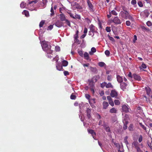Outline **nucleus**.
I'll use <instances>...</instances> for the list:
<instances>
[{
    "label": "nucleus",
    "instance_id": "nucleus-43",
    "mask_svg": "<svg viewBox=\"0 0 152 152\" xmlns=\"http://www.w3.org/2000/svg\"><path fill=\"white\" fill-rule=\"evenodd\" d=\"M137 4L139 7H143V5L141 1H139L138 2Z\"/></svg>",
    "mask_w": 152,
    "mask_h": 152
},
{
    "label": "nucleus",
    "instance_id": "nucleus-44",
    "mask_svg": "<svg viewBox=\"0 0 152 152\" xmlns=\"http://www.w3.org/2000/svg\"><path fill=\"white\" fill-rule=\"evenodd\" d=\"M55 50L56 51H59L60 50V48L58 46H56L55 47Z\"/></svg>",
    "mask_w": 152,
    "mask_h": 152
},
{
    "label": "nucleus",
    "instance_id": "nucleus-58",
    "mask_svg": "<svg viewBox=\"0 0 152 152\" xmlns=\"http://www.w3.org/2000/svg\"><path fill=\"white\" fill-rule=\"evenodd\" d=\"M53 28V26L50 25L48 27V30H51Z\"/></svg>",
    "mask_w": 152,
    "mask_h": 152
},
{
    "label": "nucleus",
    "instance_id": "nucleus-9",
    "mask_svg": "<svg viewBox=\"0 0 152 152\" xmlns=\"http://www.w3.org/2000/svg\"><path fill=\"white\" fill-rule=\"evenodd\" d=\"M88 132L89 133L91 134L93 138L94 139H95V137H96V133L94 130L91 129H88Z\"/></svg>",
    "mask_w": 152,
    "mask_h": 152
},
{
    "label": "nucleus",
    "instance_id": "nucleus-20",
    "mask_svg": "<svg viewBox=\"0 0 152 152\" xmlns=\"http://www.w3.org/2000/svg\"><path fill=\"white\" fill-rule=\"evenodd\" d=\"M109 112L112 113H116L117 112V110L115 107H112L110 110Z\"/></svg>",
    "mask_w": 152,
    "mask_h": 152
},
{
    "label": "nucleus",
    "instance_id": "nucleus-42",
    "mask_svg": "<svg viewBox=\"0 0 152 152\" xmlns=\"http://www.w3.org/2000/svg\"><path fill=\"white\" fill-rule=\"evenodd\" d=\"M76 98L75 95L72 94L70 96V99H75Z\"/></svg>",
    "mask_w": 152,
    "mask_h": 152
},
{
    "label": "nucleus",
    "instance_id": "nucleus-52",
    "mask_svg": "<svg viewBox=\"0 0 152 152\" xmlns=\"http://www.w3.org/2000/svg\"><path fill=\"white\" fill-rule=\"evenodd\" d=\"M109 103L113 107L114 106V103L113 100L109 102Z\"/></svg>",
    "mask_w": 152,
    "mask_h": 152
},
{
    "label": "nucleus",
    "instance_id": "nucleus-21",
    "mask_svg": "<svg viewBox=\"0 0 152 152\" xmlns=\"http://www.w3.org/2000/svg\"><path fill=\"white\" fill-rule=\"evenodd\" d=\"M56 68L59 71H64V70L62 66L58 64L56 65Z\"/></svg>",
    "mask_w": 152,
    "mask_h": 152
},
{
    "label": "nucleus",
    "instance_id": "nucleus-50",
    "mask_svg": "<svg viewBox=\"0 0 152 152\" xmlns=\"http://www.w3.org/2000/svg\"><path fill=\"white\" fill-rule=\"evenodd\" d=\"M65 21L66 24H67L68 26L71 27L70 23L69 21L67 19H66Z\"/></svg>",
    "mask_w": 152,
    "mask_h": 152
},
{
    "label": "nucleus",
    "instance_id": "nucleus-2",
    "mask_svg": "<svg viewBox=\"0 0 152 152\" xmlns=\"http://www.w3.org/2000/svg\"><path fill=\"white\" fill-rule=\"evenodd\" d=\"M48 42L45 41H42V46L43 50L46 52H48L50 50H51V46L48 44Z\"/></svg>",
    "mask_w": 152,
    "mask_h": 152
},
{
    "label": "nucleus",
    "instance_id": "nucleus-45",
    "mask_svg": "<svg viewBox=\"0 0 152 152\" xmlns=\"http://www.w3.org/2000/svg\"><path fill=\"white\" fill-rule=\"evenodd\" d=\"M107 80L109 81H110L112 80V77L111 75H108L107 77Z\"/></svg>",
    "mask_w": 152,
    "mask_h": 152
},
{
    "label": "nucleus",
    "instance_id": "nucleus-26",
    "mask_svg": "<svg viewBox=\"0 0 152 152\" xmlns=\"http://www.w3.org/2000/svg\"><path fill=\"white\" fill-rule=\"evenodd\" d=\"M121 7L122 8L123 11L122 12H126L129 11L128 10L127 8L124 6L121 5Z\"/></svg>",
    "mask_w": 152,
    "mask_h": 152
},
{
    "label": "nucleus",
    "instance_id": "nucleus-59",
    "mask_svg": "<svg viewBox=\"0 0 152 152\" xmlns=\"http://www.w3.org/2000/svg\"><path fill=\"white\" fill-rule=\"evenodd\" d=\"M107 98L108 100V102L112 100V99L111 98V96H107Z\"/></svg>",
    "mask_w": 152,
    "mask_h": 152
},
{
    "label": "nucleus",
    "instance_id": "nucleus-22",
    "mask_svg": "<svg viewBox=\"0 0 152 152\" xmlns=\"http://www.w3.org/2000/svg\"><path fill=\"white\" fill-rule=\"evenodd\" d=\"M60 20L62 21H65L66 19V18L65 15L63 13H61L59 15Z\"/></svg>",
    "mask_w": 152,
    "mask_h": 152
},
{
    "label": "nucleus",
    "instance_id": "nucleus-11",
    "mask_svg": "<svg viewBox=\"0 0 152 152\" xmlns=\"http://www.w3.org/2000/svg\"><path fill=\"white\" fill-rule=\"evenodd\" d=\"M129 108L128 105H124L122 106V110L123 111L126 113L129 112Z\"/></svg>",
    "mask_w": 152,
    "mask_h": 152
},
{
    "label": "nucleus",
    "instance_id": "nucleus-7",
    "mask_svg": "<svg viewBox=\"0 0 152 152\" xmlns=\"http://www.w3.org/2000/svg\"><path fill=\"white\" fill-rule=\"evenodd\" d=\"M38 2V1L37 0H34L32 1L29 2L28 4L27 5L28 7V9L31 10H32L34 9L33 7H32V8H30L29 7V6H31V4H32L33 3H34V4H36Z\"/></svg>",
    "mask_w": 152,
    "mask_h": 152
},
{
    "label": "nucleus",
    "instance_id": "nucleus-31",
    "mask_svg": "<svg viewBox=\"0 0 152 152\" xmlns=\"http://www.w3.org/2000/svg\"><path fill=\"white\" fill-rule=\"evenodd\" d=\"M106 88H113V86L111 84V83H109L107 84L106 83Z\"/></svg>",
    "mask_w": 152,
    "mask_h": 152
},
{
    "label": "nucleus",
    "instance_id": "nucleus-12",
    "mask_svg": "<svg viewBox=\"0 0 152 152\" xmlns=\"http://www.w3.org/2000/svg\"><path fill=\"white\" fill-rule=\"evenodd\" d=\"M127 85V83H122L120 84L121 88L123 91H124L126 89Z\"/></svg>",
    "mask_w": 152,
    "mask_h": 152
},
{
    "label": "nucleus",
    "instance_id": "nucleus-37",
    "mask_svg": "<svg viewBox=\"0 0 152 152\" xmlns=\"http://www.w3.org/2000/svg\"><path fill=\"white\" fill-rule=\"evenodd\" d=\"M106 83L104 82L101 84V86L102 88H104L105 86L106 87Z\"/></svg>",
    "mask_w": 152,
    "mask_h": 152
},
{
    "label": "nucleus",
    "instance_id": "nucleus-55",
    "mask_svg": "<svg viewBox=\"0 0 152 152\" xmlns=\"http://www.w3.org/2000/svg\"><path fill=\"white\" fill-rule=\"evenodd\" d=\"M64 74L65 76H67L69 75V73L68 72L66 71H64Z\"/></svg>",
    "mask_w": 152,
    "mask_h": 152
},
{
    "label": "nucleus",
    "instance_id": "nucleus-63",
    "mask_svg": "<svg viewBox=\"0 0 152 152\" xmlns=\"http://www.w3.org/2000/svg\"><path fill=\"white\" fill-rule=\"evenodd\" d=\"M75 42L78 44H79L80 43V42L78 39V38H75Z\"/></svg>",
    "mask_w": 152,
    "mask_h": 152
},
{
    "label": "nucleus",
    "instance_id": "nucleus-15",
    "mask_svg": "<svg viewBox=\"0 0 152 152\" xmlns=\"http://www.w3.org/2000/svg\"><path fill=\"white\" fill-rule=\"evenodd\" d=\"M123 122L124 124V125L123 127V129L124 130H126L127 128V124H128V121L125 119H124L123 120Z\"/></svg>",
    "mask_w": 152,
    "mask_h": 152
},
{
    "label": "nucleus",
    "instance_id": "nucleus-8",
    "mask_svg": "<svg viewBox=\"0 0 152 152\" xmlns=\"http://www.w3.org/2000/svg\"><path fill=\"white\" fill-rule=\"evenodd\" d=\"M113 22L116 24H120L121 23L120 20L119 19L118 17H116L114 18L113 20Z\"/></svg>",
    "mask_w": 152,
    "mask_h": 152
},
{
    "label": "nucleus",
    "instance_id": "nucleus-18",
    "mask_svg": "<svg viewBox=\"0 0 152 152\" xmlns=\"http://www.w3.org/2000/svg\"><path fill=\"white\" fill-rule=\"evenodd\" d=\"M117 81L118 83H121L123 81V79L122 77L120 76L119 75H117Z\"/></svg>",
    "mask_w": 152,
    "mask_h": 152
},
{
    "label": "nucleus",
    "instance_id": "nucleus-41",
    "mask_svg": "<svg viewBox=\"0 0 152 152\" xmlns=\"http://www.w3.org/2000/svg\"><path fill=\"white\" fill-rule=\"evenodd\" d=\"M139 125L143 129H144V130H146V127L144 125H143L142 123H140Z\"/></svg>",
    "mask_w": 152,
    "mask_h": 152
},
{
    "label": "nucleus",
    "instance_id": "nucleus-25",
    "mask_svg": "<svg viewBox=\"0 0 152 152\" xmlns=\"http://www.w3.org/2000/svg\"><path fill=\"white\" fill-rule=\"evenodd\" d=\"M74 6L76 9H81L82 8V7L78 3H75V4L74 5Z\"/></svg>",
    "mask_w": 152,
    "mask_h": 152
},
{
    "label": "nucleus",
    "instance_id": "nucleus-5",
    "mask_svg": "<svg viewBox=\"0 0 152 152\" xmlns=\"http://www.w3.org/2000/svg\"><path fill=\"white\" fill-rule=\"evenodd\" d=\"M48 51V52H46L47 54V56L49 58H53V59H54V58L56 57V56L55 55L53 54V51L51 50Z\"/></svg>",
    "mask_w": 152,
    "mask_h": 152
},
{
    "label": "nucleus",
    "instance_id": "nucleus-24",
    "mask_svg": "<svg viewBox=\"0 0 152 152\" xmlns=\"http://www.w3.org/2000/svg\"><path fill=\"white\" fill-rule=\"evenodd\" d=\"M84 56L85 59L87 60L89 59V56L87 52H85L84 54Z\"/></svg>",
    "mask_w": 152,
    "mask_h": 152
},
{
    "label": "nucleus",
    "instance_id": "nucleus-17",
    "mask_svg": "<svg viewBox=\"0 0 152 152\" xmlns=\"http://www.w3.org/2000/svg\"><path fill=\"white\" fill-rule=\"evenodd\" d=\"M55 25L58 27H60L62 26V23L59 20H58L56 22Z\"/></svg>",
    "mask_w": 152,
    "mask_h": 152
},
{
    "label": "nucleus",
    "instance_id": "nucleus-16",
    "mask_svg": "<svg viewBox=\"0 0 152 152\" xmlns=\"http://www.w3.org/2000/svg\"><path fill=\"white\" fill-rule=\"evenodd\" d=\"M90 69L92 72L94 73H97L98 71L95 67H93L91 66L90 67Z\"/></svg>",
    "mask_w": 152,
    "mask_h": 152
},
{
    "label": "nucleus",
    "instance_id": "nucleus-36",
    "mask_svg": "<svg viewBox=\"0 0 152 152\" xmlns=\"http://www.w3.org/2000/svg\"><path fill=\"white\" fill-rule=\"evenodd\" d=\"M133 124H131L128 127L129 129V131H131L133 130Z\"/></svg>",
    "mask_w": 152,
    "mask_h": 152
},
{
    "label": "nucleus",
    "instance_id": "nucleus-53",
    "mask_svg": "<svg viewBox=\"0 0 152 152\" xmlns=\"http://www.w3.org/2000/svg\"><path fill=\"white\" fill-rule=\"evenodd\" d=\"M94 27V26L93 25H91L90 30L91 31L93 32L94 31V29L93 28Z\"/></svg>",
    "mask_w": 152,
    "mask_h": 152
},
{
    "label": "nucleus",
    "instance_id": "nucleus-47",
    "mask_svg": "<svg viewBox=\"0 0 152 152\" xmlns=\"http://www.w3.org/2000/svg\"><path fill=\"white\" fill-rule=\"evenodd\" d=\"M111 13L112 14L114 15H117V12L114 10H112L111 11Z\"/></svg>",
    "mask_w": 152,
    "mask_h": 152
},
{
    "label": "nucleus",
    "instance_id": "nucleus-23",
    "mask_svg": "<svg viewBox=\"0 0 152 152\" xmlns=\"http://www.w3.org/2000/svg\"><path fill=\"white\" fill-rule=\"evenodd\" d=\"M91 51H90L89 52V53L90 55H92L94 53H95L96 52V49L95 48L93 47L91 48Z\"/></svg>",
    "mask_w": 152,
    "mask_h": 152
},
{
    "label": "nucleus",
    "instance_id": "nucleus-19",
    "mask_svg": "<svg viewBox=\"0 0 152 152\" xmlns=\"http://www.w3.org/2000/svg\"><path fill=\"white\" fill-rule=\"evenodd\" d=\"M102 105L103 109H107V107L109 105L108 103L105 101H104L103 102Z\"/></svg>",
    "mask_w": 152,
    "mask_h": 152
},
{
    "label": "nucleus",
    "instance_id": "nucleus-27",
    "mask_svg": "<svg viewBox=\"0 0 152 152\" xmlns=\"http://www.w3.org/2000/svg\"><path fill=\"white\" fill-rule=\"evenodd\" d=\"M22 14L24 15L26 17H28L29 15L28 12L26 10H24L22 12Z\"/></svg>",
    "mask_w": 152,
    "mask_h": 152
},
{
    "label": "nucleus",
    "instance_id": "nucleus-61",
    "mask_svg": "<svg viewBox=\"0 0 152 152\" xmlns=\"http://www.w3.org/2000/svg\"><path fill=\"white\" fill-rule=\"evenodd\" d=\"M137 2L136 0H132L131 1V4L133 5H134L136 4Z\"/></svg>",
    "mask_w": 152,
    "mask_h": 152
},
{
    "label": "nucleus",
    "instance_id": "nucleus-64",
    "mask_svg": "<svg viewBox=\"0 0 152 152\" xmlns=\"http://www.w3.org/2000/svg\"><path fill=\"white\" fill-rule=\"evenodd\" d=\"M142 67L144 69H146V65L144 63L142 64L141 65Z\"/></svg>",
    "mask_w": 152,
    "mask_h": 152
},
{
    "label": "nucleus",
    "instance_id": "nucleus-10",
    "mask_svg": "<svg viewBox=\"0 0 152 152\" xmlns=\"http://www.w3.org/2000/svg\"><path fill=\"white\" fill-rule=\"evenodd\" d=\"M133 77L135 80L138 81H140L142 79L140 75L136 74H133Z\"/></svg>",
    "mask_w": 152,
    "mask_h": 152
},
{
    "label": "nucleus",
    "instance_id": "nucleus-32",
    "mask_svg": "<svg viewBox=\"0 0 152 152\" xmlns=\"http://www.w3.org/2000/svg\"><path fill=\"white\" fill-rule=\"evenodd\" d=\"M114 102L115 105H118L120 104V102L118 99H115Z\"/></svg>",
    "mask_w": 152,
    "mask_h": 152
},
{
    "label": "nucleus",
    "instance_id": "nucleus-29",
    "mask_svg": "<svg viewBox=\"0 0 152 152\" xmlns=\"http://www.w3.org/2000/svg\"><path fill=\"white\" fill-rule=\"evenodd\" d=\"M26 4L24 2L22 1L20 4V7L22 8H24L26 6Z\"/></svg>",
    "mask_w": 152,
    "mask_h": 152
},
{
    "label": "nucleus",
    "instance_id": "nucleus-14",
    "mask_svg": "<svg viewBox=\"0 0 152 152\" xmlns=\"http://www.w3.org/2000/svg\"><path fill=\"white\" fill-rule=\"evenodd\" d=\"M145 90L146 92V93L149 96H151L152 97V95L151 94V90L149 87H146Z\"/></svg>",
    "mask_w": 152,
    "mask_h": 152
},
{
    "label": "nucleus",
    "instance_id": "nucleus-38",
    "mask_svg": "<svg viewBox=\"0 0 152 152\" xmlns=\"http://www.w3.org/2000/svg\"><path fill=\"white\" fill-rule=\"evenodd\" d=\"M106 31L108 32H110L111 31V27L109 26H107L106 28Z\"/></svg>",
    "mask_w": 152,
    "mask_h": 152
},
{
    "label": "nucleus",
    "instance_id": "nucleus-4",
    "mask_svg": "<svg viewBox=\"0 0 152 152\" xmlns=\"http://www.w3.org/2000/svg\"><path fill=\"white\" fill-rule=\"evenodd\" d=\"M149 14L150 13L149 11L147 10H145L140 13V15L141 17L144 18L148 17Z\"/></svg>",
    "mask_w": 152,
    "mask_h": 152
},
{
    "label": "nucleus",
    "instance_id": "nucleus-1",
    "mask_svg": "<svg viewBox=\"0 0 152 152\" xmlns=\"http://www.w3.org/2000/svg\"><path fill=\"white\" fill-rule=\"evenodd\" d=\"M129 12H124L121 11L120 13V15L121 17L125 19H129L132 21L134 20V18L130 15Z\"/></svg>",
    "mask_w": 152,
    "mask_h": 152
},
{
    "label": "nucleus",
    "instance_id": "nucleus-33",
    "mask_svg": "<svg viewBox=\"0 0 152 152\" xmlns=\"http://www.w3.org/2000/svg\"><path fill=\"white\" fill-rule=\"evenodd\" d=\"M98 65L102 67L104 66L105 65V64L104 62H100L98 63Z\"/></svg>",
    "mask_w": 152,
    "mask_h": 152
},
{
    "label": "nucleus",
    "instance_id": "nucleus-57",
    "mask_svg": "<svg viewBox=\"0 0 152 152\" xmlns=\"http://www.w3.org/2000/svg\"><path fill=\"white\" fill-rule=\"evenodd\" d=\"M79 54L81 56H83V53L82 51H78Z\"/></svg>",
    "mask_w": 152,
    "mask_h": 152
},
{
    "label": "nucleus",
    "instance_id": "nucleus-60",
    "mask_svg": "<svg viewBox=\"0 0 152 152\" xmlns=\"http://www.w3.org/2000/svg\"><path fill=\"white\" fill-rule=\"evenodd\" d=\"M78 31H77L76 32V34L75 35L74 38H78Z\"/></svg>",
    "mask_w": 152,
    "mask_h": 152
},
{
    "label": "nucleus",
    "instance_id": "nucleus-28",
    "mask_svg": "<svg viewBox=\"0 0 152 152\" xmlns=\"http://www.w3.org/2000/svg\"><path fill=\"white\" fill-rule=\"evenodd\" d=\"M62 65L64 66H66L68 64V62L66 60H64L62 62Z\"/></svg>",
    "mask_w": 152,
    "mask_h": 152
},
{
    "label": "nucleus",
    "instance_id": "nucleus-35",
    "mask_svg": "<svg viewBox=\"0 0 152 152\" xmlns=\"http://www.w3.org/2000/svg\"><path fill=\"white\" fill-rule=\"evenodd\" d=\"M128 138V137L127 136H126L124 139V142L126 145H127L129 144V142L127 141Z\"/></svg>",
    "mask_w": 152,
    "mask_h": 152
},
{
    "label": "nucleus",
    "instance_id": "nucleus-34",
    "mask_svg": "<svg viewBox=\"0 0 152 152\" xmlns=\"http://www.w3.org/2000/svg\"><path fill=\"white\" fill-rule=\"evenodd\" d=\"M99 78V75L95 76L93 77V79L95 80V82L97 81L98 80Z\"/></svg>",
    "mask_w": 152,
    "mask_h": 152
},
{
    "label": "nucleus",
    "instance_id": "nucleus-6",
    "mask_svg": "<svg viewBox=\"0 0 152 152\" xmlns=\"http://www.w3.org/2000/svg\"><path fill=\"white\" fill-rule=\"evenodd\" d=\"M111 96L112 97H115L117 99H119L117 97L118 92L115 90H112L110 94Z\"/></svg>",
    "mask_w": 152,
    "mask_h": 152
},
{
    "label": "nucleus",
    "instance_id": "nucleus-40",
    "mask_svg": "<svg viewBox=\"0 0 152 152\" xmlns=\"http://www.w3.org/2000/svg\"><path fill=\"white\" fill-rule=\"evenodd\" d=\"M50 12H51V13L50 14L51 16H52L53 15H54V12L52 7L51 8Z\"/></svg>",
    "mask_w": 152,
    "mask_h": 152
},
{
    "label": "nucleus",
    "instance_id": "nucleus-51",
    "mask_svg": "<svg viewBox=\"0 0 152 152\" xmlns=\"http://www.w3.org/2000/svg\"><path fill=\"white\" fill-rule=\"evenodd\" d=\"M142 137L141 135H140L138 139V141L139 142H141L142 141Z\"/></svg>",
    "mask_w": 152,
    "mask_h": 152
},
{
    "label": "nucleus",
    "instance_id": "nucleus-54",
    "mask_svg": "<svg viewBox=\"0 0 152 152\" xmlns=\"http://www.w3.org/2000/svg\"><path fill=\"white\" fill-rule=\"evenodd\" d=\"M108 36L109 37V39L110 40H111L113 42L115 41V40L113 37H110L109 35H108Z\"/></svg>",
    "mask_w": 152,
    "mask_h": 152
},
{
    "label": "nucleus",
    "instance_id": "nucleus-56",
    "mask_svg": "<svg viewBox=\"0 0 152 152\" xmlns=\"http://www.w3.org/2000/svg\"><path fill=\"white\" fill-rule=\"evenodd\" d=\"M126 24L127 26H130L131 24V23L129 20H127L126 21Z\"/></svg>",
    "mask_w": 152,
    "mask_h": 152
},
{
    "label": "nucleus",
    "instance_id": "nucleus-3",
    "mask_svg": "<svg viewBox=\"0 0 152 152\" xmlns=\"http://www.w3.org/2000/svg\"><path fill=\"white\" fill-rule=\"evenodd\" d=\"M132 146L134 147L137 150V152H141V150L139 147V144L137 142L134 141L132 143Z\"/></svg>",
    "mask_w": 152,
    "mask_h": 152
},
{
    "label": "nucleus",
    "instance_id": "nucleus-39",
    "mask_svg": "<svg viewBox=\"0 0 152 152\" xmlns=\"http://www.w3.org/2000/svg\"><path fill=\"white\" fill-rule=\"evenodd\" d=\"M105 54L107 56H110V52L108 50H106L105 51Z\"/></svg>",
    "mask_w": 152,
    "mask_h": 152
},
{
    "label": "nucleus",
    "instance_id": "nucleus-62",
    "mask_svg": "<svg viewBox=\"0 0 152 152\" xmlns=\"http://www.w3.org/2000/svg\"><path fill=\"white\" fill-rule=\"evenodd\" d=\"M105 130L107 132H109L110 131V128L109 127H106Z\"/></svg>",
    "mask_w": 152,
    "mask_h": 152
},
{
    "label": "nucleus",
    "instance_id": "nucleus-48",
    "mask_svg": "<svg viewBox=\"0 0 152 152\" xmlns=\"http://www.w3.org/2000/svg\"><path fill=\"white\" fill-rule=\"evenodd\" d=\"M82 65L84 67H88L90 65V64L88 63H87L86 64H83Z\"/></svg>",
    "mask_w": 152,
    "mask_h": 152
},
{
    "label": "nucleus",
    "instance_id": "nucleus-30",
    "mask_svg": "<svg viewBox=\"0 0 152 152\" xmlns=\"http://www.w3.org/2000/svg\"><path fill=\"white\" fill-rule=\"evenodd\" d=\"M45 20H42L40 23L39 24V27L40 28L42 27L43 25L45 23Z\"/></svg>",
    "mask_w": 152,
    "mask_h": 152
},
{
    "label": "nucleus",
    "instance_id": "nucleus-13",
    "mask_svg": "<svg viewBox=\"0 0 152 152\" xmlns=\"http://www.w3.org/2000/svg\"><path fill=\"white\" fill-rule=\"evenodd\" d=\"M88 6L89 8V10L91 11H94V7L93 5L91 2L89 0H87Z\"/></svg>",
    "mask_w": 152,
    "mask_h": 152
},
{
    "label": "nucleus",
    "instance_id": "nucleus-46",
    "mask_svg": "<svg viewBox=\"0 0 152 152\" xmlns=\"http://www.w3.org/2000/svg\"><path fill=\"white\" fill-rule=\"evenodd\" d=\"M146 24L148 26H152V23L148 21L146 23Z\"/></svg>",
    "mask_w": 152,
    "mask_h": 152
},
{
    "label": "nucleus",
    "instance_id": "nucleus-49",
    "mask_svg": "<svg viewBox=\"0 0 152 152\" xmlns=\"http://www.w3.org/2000/svg\"><path fill=\"white\" fill-rule=\"evenodd\" d=\"M147 143L148 144V146L152 150V146L151 145V143H150V142L149 141H147Z\"/></svg>",
    "mask_w": 152,
    "mask_h": 152
}]
</instances>
